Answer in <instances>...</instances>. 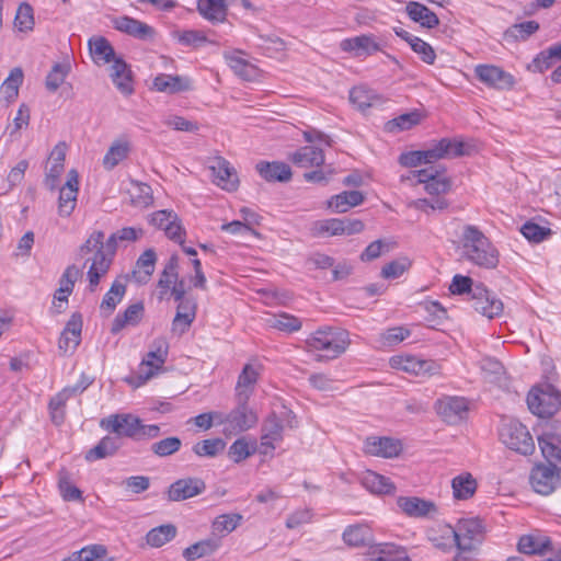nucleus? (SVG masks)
Wrapping results in <instances>:
<instances>
[{"mask_svg":"<svg viewBox=\"0 0 561 561\" xmlns=\"http://www.w3.org/2000/svg\"><path fill=\"white\" fill-rule=\"evenodd\" d=\"M119 238L117 232L112 233L104 242V232L94 231L87 241L80 247V255L93 254L87 261H91L88 270L89 288L94 291L100 284L101 278L106 275L112 264L113 257L118 247Z\"/></svg>","mask_w":561,"mask_h":561,"instance_id":"obj_1","label":"nucleus"},{"mask_svg":"<svg viewBox=\"0 0 561 561\" xmlns=\"http://www.w3.org/2000/svg\"><path fill=\"white\" fill-rule=\"evenodd\" d=\"M461 243L462 256L470 263L488 270L497 266V249L477 226L463 227Z\"/></svg>","mask_w":561,"mask_h":561,"instance_id":"obj_2","label":"nucleus"},{"mask_svg":"<svg viewBox=\"0 0 561 561\" xmlns=\"http://www.w3.org/2000/svg\"><path fill=\"white\" fill-rule=\"evenodd\" d=\"M100 426L115 434L119 440L127 437L134 440H144L156 438L160 434V427L156 424L146 425L142 421L130 413H117L104 417L100 422Z\"/></svg>","mask_w":561,"mask_h":561,"instance_id":"obj_3","label":"nucleus"},{"mask_svg":"<svg viewBox=\"0 0 561 561\" xmlns=\"http://www.w3.org/2000/svg\"><path fill=\"white\" fill-rule=\"evenodd\" d=\"M465 142L451 139L442 138L434 142L425 150H416L403 152L399 157V163L402 167L414 168L421 164L434 163L437 160L445 158L461 157L467 153Z\"/></svg>","mask_w":561,"mask_h":561,"instance_id":"obj_4","label":"nucleus"},{"mask_svg":"<svg viewBox=\"0 0 561 561\" xmlns=\"http://www.w3.org/2000/svg\"><path fill=\"white\" fill-rule=\"evenodd\" d=\"M350 334L346 330L334 327H324L312 333L307 340L306 345L309 351L322 352L317 358L321 360L334 359L342 355L348 347Z\"/></svg>","mask_w":561,"mask_h":561,"instance_id":"obj_5","label":"nucleus"},{"mask_svg":"<svg viewBox=\"0 0 561 561\" xmlns=\"http://www.w3.org/2000/svg\"><path fill=\"white\" fill-rule=\"evenodd\" d=\"M448 539L457 538V549L461 552L471 551L481 543L484 526L479 518L460 519L454 529H446Z\"/></svg>","mask_w":561,"mask_h":561,"instance_id":"obj_6","label":"nucleus"},{"mask_svg":"<svg viewBox=\"0 0 561 561\" xmlns=\"http://www.w3.org/2000/svg\"><path fill=\"white\" fill-rule=\"evenodd\" d=\"M500 437L510 449L522 455H530L535 450V443L527 427L516 420L503 423Z\"/></svg>","mask_w":561,"mask_h":561,"instance_id":"obj_7","label":"nucleus"},{"mask_svg":"<svg viewBox=\"0 0 561 561\" xmlns=\"http://www.w3.org/2000/svg\"><path fill=\"white\" fill-rule=\"evenodd\" d=\"M527 404L531 413L540 417H550L561 405L560 393L550 385L534 388L527 396Z\"/></svg>","mask_w":561,"mask_h":561,"instance_id":"obj_8","label":"nucleus"},{"mask_svg":"<svg viewBox=\"0 0 561 561\" xmlns=\"http://www.w3.org/2000/svg\"><path fill=\"white\" fill-rule=\"evenodd\" d=\"M257 423L255 412L248 407V401L237 400V407L228 414H224L220 424H224L226 434H238L250 430Z\"/></svg>","mask_w":561,"mask_h":561,"instance_id":"obj_9","label":"nucleus"},{"mask_svg":"<svg viewBox=\"0 0 561 561\" xmlns=\"http://www.w3.org/2000/svg\"><path fill=\"white\" fill-rule=\"evenodd\" d=\"M390 366L414 376H434L439 374L440 365L433 359H423L413 355H396L390 358Z\"/></svg>","mask_w":561,"mask_h":561,"instance_id":"obj_10","label":"nucleus"},{"mask_svg":"<svg viewBox=\"0 0 561 561\" xmlns=\"http://www.w3.org/2000/svg\"><path fill=\"white\" fill-rule=\"evenodd\" d=\"M472 308L480 314L493 319L503 312V302L496 295L490 291L482 283H477L473 296L469 299Z\"/></svg>","mask_w":561,"mask_h":561,"instance_id":"obj_11","label":"nucleus"},{"mask_svg":"<svg viewBox=\"0 0 561 561\" xmlns=\"http://www.w3.org/2000/svg\"><path fill=\"white\" fill-rule=\"evenodd\" d=\"M534 490L542 495L551 494L560 484V474L554 463L538 465L530 473Z\"/></svg>","mask_w":561,"mask_h":561,"instance_id":"obj_12","label":"nucleus"},{"mask_svg":"<svg viewBox=\"0 0 561 561\" xmlns=\"http://www.w3.org/2000/svg\"><path fill=\"white\" fill-rule=\"evenodd\" d=\"M169 345L163 339H157L140 364V383L150 379L165 363Z\"/></svg>","mask_w":561,"mask_h":561,"instance_id":"obj_13","label":"nucleus"},{"mask_svg":"<svg viewBox=\"0 0 561 561\" xmlns=\"http://www.w3.org/2000/svg\"><path fill=\"white\" fill-rule=\"evenodd\" d=\"M435 410L447 424L455 425L466 417L469 403L463 397L447 396L436 401Z\"/></svg>","mask_w":561,"mask_h":561,"instance_id":"obj_14","label":"nucleus"},{"mask_svg":"<svg viewBox=\"0 0 561 561\" xmlns=\"http://www.w3.org/2000/svg\"><path fill=\"white\" fill-rule=\"evenodd\" d=\"M474 73L481 82L496 90H508L515 82L511 73L493 65H478Z\"/></svg>","mask_w":561,"mask_h":561,"instance_id":"obj_15","label":"nucleus"},{"mask_svg":"<svg viewBox=\"0 0 561 561\" xmlns=\"http://www.w3.org/2000/svg\"><path fill=\"white\" fill-rule=\"evenodd\" d=\"M66 150V144L59 142L50 152L44 179V185L49 191H55L59 187L60 176L65 171Z\"/></svg>","mask_w":561,"mask_h":561,"instance_id":"obj_16","label":"nucleus"},{"mask_svg":"<svg viewBox=\"0 0 561 561\" xmlns=\"http://www.w3.org/2000/svg\"><path fill=\"white\" fill-rule=\"evenodd\" d=\"M79 191V175L76 170H70L66 183L59 188L58 214L61 217H69L77 205Z\"/></svg>","mask_w":561,"mask_h":561,"instance_id":"obj_17","label":"nucleus"},{"mask_svg":"<svg viewBox=\"0 0 561 561\" xmlns=\"http://www.w3.org/2000/svg\"><path fill=\"white\" fill-rule=\"evenodd\" d=\"M397 505L403 514L412 518H425L437 513V506L433 501L417 496H399Z\"/></svg>","mask_w":561,"mask_h":561,"instance_id":"obj_18","label":"nucleus"},{"mask_svg":"<svg viewBox=\"0 0 561 561\" xmlns=\"http://www.w3.org/2000/svg\"><path fill=\"white\" fill-rule=\"evenodd\" d=\"M206 484L198 478L180 479L173 482L168 490L169 501L180 502L203 493Z\"/></svg>","mask_w":561,"mask_h":561,"instance_id":"obj_19","label":"nucleus"},{"mask_svg":"<svg viewBox=\"0 0 561 561\" xmlns=\"http://www.w3.org/2000/svg\"><path fill=\"white\" fill-rule=\"evenodd\" d=\"M215 183L221 188L232 192L239 184V179L234 168L224 158H217L210 167Z\"/></svg>","mask_w":561,"mask_h":561,"instance_id":"obj_20","label":"nucleus"},{"mask_svg":"<svg viewBox=\"0 0 561 561\" xmlns=\"http://www.w3.org/2000/svg\"><path fill=\"white\" fill-rule=\"evenodd\" d=\"M340 48L351 53L355 57L373 55L381 49L373 35H359L345 38L340 43Z\"/></svg>","mask_w":561,"mask_h":561,"instance_id":"obj_21","label":"nucleus"},{"mask_svg":"<svg viewBox=\"0 0 561 561\" xmlns=\"http://www.w3.org/2000/svg\"><path fill=\"white\" fill-rule=\"evenodd\" d=\"M401 450L400 440L390 437H368L365 442V451L371 456L392 458Z\"/></svg>","mask_w":561,"mask_h":561,"instance_id":"obj_22","label":"nucleus"},{"mask_svg":"<svg viewBox=\"0 0 561 561\" xmlns=\"http://www.w3.org/2000/svg\"><path fill=\"white\" fill-rule=\"evenodd\" d=\"M113 24L117 31L142 41L151 38L154 33L150 25L126 15L116 18Z\"/></svg>","mask_w":561,"mask_h":561,"instance_id":"obj_23","label":"nucleus"},{"mask_svg":"<svg viewBox=\"0 0 561 561\" xmlns=\"http://www.w3.org/2000/svg\"><path fill=\"white\" fill-rule=\"evenodd\" d=\"M111 66L110 77L115 87L125 95L133 93L131 71L126 61L119 57H115Z\"/></svg>","mask_w":561,"mask_h":561,"instance_id":"obj_24","label":"nucleus"},{"mask_svg":"<svg viewBox=\"0 0 561 561\" xmlns=\"http://www.w3.org/2000/svg\"><path fill=\"white\" fill-rule=\"evenodd\" d=\"M283 438V424L275 413H272L262 426L261 447L262 453L267 454V450L275 448L274 443Z\"/></svg>","mask_w":561,"mask_h":561,"instance_id":"obj_25","label":"nucleus"},{"mask_svg":"<svg viewBox=\"0 0 561 561\" xmlns=\"http://www.w3.org/2000/svg\"><path fill=\"white\" fill-rule=\"evenodd\" d=\"M291 162L299 168H313L324 164L323 150L314 146H305L295 151L290 157Z\"/></svg>","mask_w":561,"mask_h":561,"instance_id":"obj_26","label":"nucleus"},{"mask_svg":"<svg viewBox=\"0 0 561 561\" xmlns=\"http://www.w3.org/2000/svg\"><path fill=\"white\" fill-rule=\"evenodd\" d=\"M255 168L259 174L268 182H287L291 179L293 175L290 167L279 161H261L256 164Z\"/></svg>","mask_w":561,"mask_h":561,"instance_id":"obj_27","label":"nucleus"},{"mask_svg":"<svg viewBox=\"0 0 561 561\" xmlns=\"http://www.w3.org/2000/svg\"><path fill=\"white\" fill-rule=\"evenodd\" d=\"M257 378V369L253 365L247 364L238 377L236 399L239 401H248L253 392Z\"/></svg>","mask_w":561,"mask_h":561,"instance_id":"obj_28","label":"nucleus"},{"mask_svg":"<svg viewBox=\"0 0 561 561\" xmlns=\"http://www.w3.org/2000/svg\"><path fill=\"white\" fill-rule=\"evenodd\" d=\"M153 87L159 92L179 93L192 89L187 77L161 73L153 79Z\"/></svg>","mask_w":561,"mask_h":561,"instance_id":"obj_29","label":"nucleus"},{"mask_svg":"<svg viewBox=\"0 0 561 561\" xmlns=\"http://www.w3.org/2000/svg\"><path fill=\"white\" fill-rule=\"evenodd\" d=\"M365 196L359 191H344L340 194L333 195L328 201V207L334 213H346L352 207L360 205Z\"/></svg>","mask_w":561,"mask_h":561,"instance_id":"obj_30","label":"nucleus"},{"mask_svg":"<svg viewBox=\"0 0 561 561\" xmlns=\"http://www.w3.org/2000/svg\"><path fill=\"white\" fill-rule=\"evenodd\" d=\"M122 446L118 437L106 435L93 448L89 449L84 458L92 462L113 456Z\"/></svg>","mask_w":561,"mask_h":561,"instance_id":"obj_31","label":"nucleus"},{"mask_svg":"<svg viewBox=\"0 0 561 561\" xmlns=\"http://www.w3.org/2000/svg\"><path fill=\"white\" fill-rule=\"evenodd\" d=\"M405 10L409 18L423 27L433 28L439 24L438 16L423 3L410 1Z\"/></svg>","mask_w":561,"mask_h":561,"instance_id":"obj_32","label":"nucleus"},{"mask_svg":"<svg viewBox=\"0 0 561 561\" xmlns=\"http://www.w3.org/2000/svg\"><path fill=\"white\" fill-rule=\"evenodd\" d=\"M226 60L231 70L245 81H253L260 76L259 68L249 60L241 57L240 53L226 56Z\"/></svg>","mask_w":561,"mask_h":561,"instance_id":"obj_33","label":"nucleus"},{"mask_svg":"<svg viewBox=\"0 0 561 561\" xmlns=\"http://www.w3.org/2000/svg\"><path fill=\"white\" fill-rule=\"evenodd\" d=\"M197 10L211 23L224 22L228 12L226 0H198Z\"/></svg>","mask_w":561,"mask_h":561,"instance_id":"obj_34","label":"nucleus"},{"mask_svg":"<svg viewBox=\"0 0 561 561\" xmlns=\"http://www.w3.org/2000/svg\"><path fill=\"white\" fill-rule=\"evenodd\" d=\"M362 484L374 494H392L396 491V486L389 478L370 470L363 474Z\"/></svg>","mask_w":561,"mask_h":561,"instance_id":"obj_35","label":"nucleus"},{"mask_svg":"<svg viewBox=\"0 0 561 561\" xmlns=\"http://www.w3.org/2000/svg\"><path fill=\"white\" fill-rule=\"evenodd\" d=\"M350 101L359 111L375 106L381 102V98L370 88L366 85L354 87L350 91Z\"/></svg>","mask_w":561,"mask_h":561,"instance_id":"obj_36","label":"nucleus"},{"mask_svg":"<svg viewBox=\"0 0 561 561\" xmlns=\"http://www.w3.org/2000/svg\"><path fill=\"white\" fill-rule=\"evenodd\" d=\"M561 60V42L541 50L529 65V69L543 72Z\"/></svg>","mask_w":561,"mask_h":561,"instance_id":"obj_37","label":"nucleus"},{"mask_svg":"<svg viewBox=\"0 0 561 561\" xmlns=\"http://www.w3.org/2000/svg\"><path fill=\"white\" fill-rule=\"evenodd\" d=\"M82 330V316L79 312H75L68 320L61 336L59 339V348L64 352L69 350L68 335L72 336V350H76L81 341Z\"/></svg>","mask_w":561,"mask_h":561,"instance_id":"obj_38","label":"nucleus"},{"mask_svg":"<svg viewBox=\"0 0 561 561\" xmlns=\"http://www.w3.org/2000/svg\"><path fill=\"white\" fill-rule=\"evenodd\" d=\"M89 49L93 61L98 65L108 64L116 57L111 43L102 36L91 38Z\"/></svg>","mask_w":561,"mask_h":561,"instance_id":"obj_39","label":"nucleus"},{"mask_svg":"<svg viewBox=\"0 0 561 561\" xmlns=\"http://www.w3.org/2000/svg\"><path fill=\"white\" fill-rule=\"evenodd\" d=\"M551 546V540L545 536L525 535L518 541V550L525 554H545Z\"/></svg>","mask_w":561,"mask_h":561,"instance_id":"obj_40","label":"nucleus"},{"mask_svg":"<svg viewBox=\"0 0 561 561\" xmlns=\"http://www.w3.org/2000/svg\"><path fill=\"white\" fill-rule=\"evenodd\" d=\"M129 151L130 142L126 138L114 140L103 158L104 168L107 170L114 169L128 157Z\"/></svg>","mask_w":561,"mask_h":561,"instance_id":"obj_41","label":"nucleus"},{"mask_svg":"<svg viewBox=\"0 0 561 561\" xmlns=\"http://www.w3.org/2000/svg\"><path fill=\"white\" fill-rule=\"evenodd\" d=\"M144 313V304L136 302L127 307V309L121 314L118 313L112 324L111 332L118 333L127 324H137Z\"/></svg>","mask_w":561,"mask_h":561,"instance_id":"obj_42","label":"nucleus"},{"mask_svg":"<svg viewBox=\"0 0 561 561\" xmlns=\"http://www.w3.org/2000/svg\"><path fill=\"white\" fill-rule=\"evenodd\" d=\"M451 488L455 499L468 500L476 493L477 481L470 473H462L453 479Z\"/></svg>","mask_w":561,"mask_h":561,"instance_id":"obj_43","label":"nucleus"},{"mask_svg":"<svg viewBox=\"0 0 561 561\" xmlns=\"http://www.w3.org/2000/svg\"><path fill=\"white\" fill-rule=\"evenodd\" d=\"M218 548L219 540L215 538H208L185 548L183 551V557L187 561H193L213 554Z\"/></svg>","mask_w":561,"mask_h":561,"instance_id":"obj_44","label":"nucleus"},{"mask_svg":"<svg viewBox=\"0 0 561 561\" xmlns=\"http://www.w3.org/2000/svg\"><path fill=\"white\" fill-rule=\"evenodd\" d=\"M311 234L313 237H332L343 234V222L340 218H330L317 220L312 224Z\"/></svg>","mask_w":561,"mask_h":561,"instance_id":"obj_45","label":"nucleus"},{"mask_svg":"<svg viewBox=\"0 0 561 561\" xmlns=\"http://www.w3.org/2000/svg\"><path fill=\"white\" fill-rule=\"evenodd\" d=\"M370 529L365 525H351L343 531V540L350 547L366 546L370 540Z\"/></svg>","mask_w":561,"mask_h":561,"instance_id":"obj_46","label":"nucleus"},{"mask_svg":"<svg viewBox=\"0 0 561 561\" xmlns=\"http://www.w3.org/2000/svg\"><path fill=\"white\" fill-rule=\"evenodd\" d=\"M179 280V256L172 254L168 260L164 268L160 275L158 286L161 289V294H165L171 286Z\"/></svg>","mask_w":561,"mask_h":561,"instance_id":"obj_47","label":"nucleus"},{"mask_svg":"<svg viewBox=\"0 0 561 561\" xmlns=\"http://www.w3.org/2000/svg\"><path fill=\"white\" fill-rule=\"evenodd\" d=\"M71 65L69 61L56 62L48 72L45 85L48 91L56 92L70 73Z\"/></svg>","mask_w":561,"mask_h":561,"instance_id":"obj_48","label":"nucleus"},{"mask_svg":"<svg viewBox=\"0 0 561 561\" xmlns=\"http://www.w3.org/2000/svg\"><path fill=\"white\" fill-rule=\"evenodd\" d=\"M23 78L24 75L22 69L15 67L10 71L9 77L1 84L0 91L8 102L15 100L19 95V89L23 83Z\"/></svg>","mask_w":561,"mask_h":561,"instance_id":"obj_49","label":"nucleus"},{"mask_svg":"<svg viewBox=\"0 0 561 561\" xmlns=\"http://www.w3.org/2000/svg\"><path fill=\"white\" fill-rule=\"evenodd\" d=\"M176 535V527L172 524L161 525L152 528L146 536L147 543L159 548L171 541Z\"/></svg>","mask_w":561,"mask_h":561,"instance_id":"obj_50","label":"nucleus"},{"mask_svg":"<svg viewBox=\"0 0 561 561\" xmlns=\"http://www.w3.org/2000/svg\"><path fill=\"white\" fill-rule=\"evenodd\" d=\"M125 291L126 286L122 282L115 280L110 290L103 297L100 306L101 310H106L108 313H112L123 299Z\"/></svg>","mask_w":561,"mask_h":561,"instance_id":"obj_51","label":"nucleus"},{"mask_svg":"<svg viewBox=\"0 0 561 561\" xmlns=\"http://www.w3.org/2000/svg\"><path fill=\"white\" fill-rule=\"evenodd\" d=\"M225 446L221 438H209L196 443L193 451L199 457H215L225 449Z\"/></svg>","mask_w":561,"mask_h":561,"instance_id":"obj_52","label":"nucleus"},{"mask_svg":"<svg viewBox=\"0 0 561 561\" xmlns=\"http://www.w3.org/2000/svg\"><path fill=\"white\" fill-rule=\"evenodd\" d=\"M421 122V115L417 112L402 114L387 123L388 131L408 130Z\"/></svg>","mask_w":561,"mask_h":561,"instance_id":"obj_53","label":"nucleus"},{"mask_svg":"<svg viewBox=\"0 0 561 561\" xmlns=\"http://www.w3.org/2000/svg\"><path fill=\"white\" fill-rule=\"evenodd\" d=\"M33 9L28 3H21L14 18V26L20 32H31L34 28Z\"/></svg>","mask_w":561,"mask_h":561,"instance_id":"obj_54","label":"nucleus"},{"mask_svg":"<svg viewBox=\"0 0 561 561\" xmlns=\"http://www.w3.org/2000/svg\"><path fill=\"white\" fill-rule=\"evenodd\" d=\"M373 561H409L407 552L392 543L378 546V556Z\"/></svg>","mask_w":561,"mask_h":561,"instance_id":"obj_55","label":"nucleus"},{"mask_svg":"<svg viewBox=\"0 0 561 561\" xmlns=\"http://www.w3.org/2000/svg\"><path fill=\"white\" fill-rule=\"evenodd\" d=\"M59 492L65 501H82V492L71 483L68 472L61 471L58 480Z\"/></svg>","mask_w":561,"mask_h":561,"instance_id":"obj_56","label":"nucleus"},{"mask_svg":"<svg viewBox=\"0 0 561 561\" xmlns=\"http://www.w3.org/2000/svg\"><path fill=\"white\" fill-rule=\"evenodd\" d=\"M182 442L179 437L172 436L163 438L151 445V450L159 457H168L180 450Z\"/></svg>","mask_w":561,"mask_h":561,"instance_id":"obj_57","label":"nucleus"},{"mask_svg":"<svg viewBox=\"0 0 561 561\" xmlns=\"http://www.w3.org/2000/svg\"><path fill=\"white\" fill-rule=\"evenodd\" d=\"M270 325L284 332H295L301 328V321L288 313H280L270 319Z\"/></svg>","mask_w":561,"mask_h":561,"instance_id":"obj_58","label":"nucleus"},{"mask_svg":"<svg viewBox=\"0 0 561 561\" xmlns=\"http://www.w3.org/2000/svg\"><path fill=\"white\" fill-rule=\"evenodd\" d=\"M522 234L530 242L539 243L551 236V230L533 221H527L520 228Z\"/></svg>","mask_w":561,"mask_h":561,"instance_id":"obj_59","label":"nucleus"},{"mask_svg":"<svg viewBox=\"0 0 561 561\" xmlns=\"http://www.w3.org/2000/svg\"><path fill=\"white\" fill-rule=\"evenodd\" d=\"M242 516L237 513L222 514L213 522V530L220 534L233 531L240 524Z\"/></svg>","mask_w":561,"mask_h":561,"instance_id":"obj_60","label":"nucleus"},{"mask_svg":"<svg viewBox=\"0 0 561 561\" xmlns=\"http://www.w3.org/2000/svg\"><path fill=\"white\" fill-rule=\"evenodd\" d=\"M476 284L471 277L457 274L451 280L449 290L454 295H467L469 300L473 296Z\"/></svg>","mask_w":561,"mask_h":561,"instance_id":"obj_61","label":"nucleus"},{"mask_svg":"<svg viewBox=\"0 0 561 561\" xmlns=\"http://www.w3.org/2000/svg\"><path fill=\"white\" fill-rule=\"evenodd\" d=\"M446 529H454V527L450 525L439 526L438 529L430 537L432 543L443 551H448L454 547H457V538H453L454 540L448 539L449 536L447 535Z\"/></svg>","mask_w":561,"mask_h":561,"instance_id":"obj_62","label":"nucleus"},{"mask_svg":"<svg viewBox=\"0 0 561 561\" xmlns=\"http://www.w3.org/2000/svg\"><path fill=\"white\" fill-rule=\"evenodd\" d=\"M411 266L408 257H400L386 264L381 270V276L387 279H394L400 277Z\"/></svg>","mask_w":561,"mask_h":561,"instance_id":"obj_63","label":"nucleus"},{"mask_svg":"<svg viewBox=\"0 0 561 561\" xmlns=\"http://www.w3.org/2000/svg\"><path fill=\"white\" fill-rule=\"evenodd\" d=\"M82 561H113L107 549L103 545H90L81 550Z\"/></svg>","mask_w":561,"mask_h":561,"instance_id":"obj_64","label":"nucleus"}]
</instances>
